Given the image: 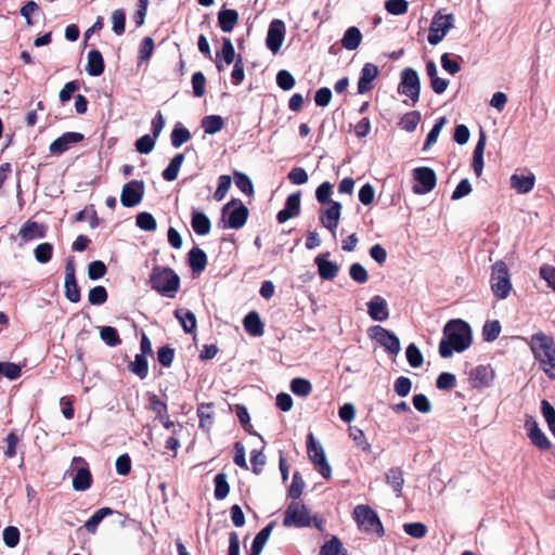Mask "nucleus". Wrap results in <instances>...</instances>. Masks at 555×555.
<instances>
[{"mask_svg": "<svg viewBox=\"0 0 555 555\" xmlns=\"http://www.w3.org/2000/svg\"><path fill=\"white\" fill-rule=\"evenodd\" d=\"M473 343L470 325L462 319H453L446 323L443 337L439 343L441 358H450L453 352H464Z\"/></svg>", "mask_w": 555, "mask_h": 555, "instance_id": "nucleus-1", "label": "nucleus"}, {"mask_svg": "<svg viewBox=\"0 0 555 555\" xmlns=\"http://www.w3.org/2000/svg\"><path fill=\"white\" fill-rule=\"evenodd\" d=\"M149 282L152 289L168 298H175L180 288V278L169 267L155 266Z\"/></svg>", "mask_w": 555, "mask_h": 555, "instance_id": "nucleus-2", "label": "nucleus"}, {"mask_svg": "<svg viewBox=\"0 0 555 555\" xmlns=\"http://www.w3.org/2000/svg\"><path fill=\"white\" fill-rule=\"evenodd\" d=\"M490 286L494 297L506 299L513 288L507 264L503 260L495 261L491 267Z\"/></svg>", "mask_w": 555, "mask_h": 555, "instance_id": "nucleus-3", "label": "nucleus"}, {"mask_svg": "<svg viewBox=\"0 0 555 555\" xmlns=\"http://www.w3.org/2000/svg\"><path fill=\"white\" fill-rule=\"evenodd\" d=\"M354 520L360 530L383 537L385 531L377 513L369 505H358L353 511Z\"/></svg>", "mask_w": 555, "mask_h": 555, "instance_id": "nucleus-4", "label": "nucleus"}, {"mask_svg": "<svg viewBox=\"0 0 555 555\" xmlns=\"http://www.w3.org/2000/svg\"><path fill=\"white\" fill-rule=\"evenodd\" d=\"M307 452L310 461L313 463L315 469L322 475L323 478L330 479L332 477V468L328 464L324 449L315 441L312 433L307 436Z\"/></svg>", "mask_w": 555, "mask_h": 555, "instance_id": "nucleus-5", "label": "nucleus"}, {"mask_svg": "<svg viewBox=\"0 0 555 555\" xmlns=\"http://www.w3.org/2000/svg\"><path fill=\"white\" fill-rule=\"evenodd\" d=\"M311 525V517L306 505L298 501H292L284 512L283 526L304 528Z\"/></svg>", "mask_w": 555, "mask_h": 555, "instance_id": "nucleus-6", "label": "nucleus"}, {"mask_svg": "<svg viewBox=\"0 0 555 555\" xmlns=\"http://www.w3.org/2000/svg\"><path fill=\"white\" fill-rule=\"evenodd\" d=\"M369 335L372 339L378 343L390 354H398L401 346L399 338L389 330L374 325L369 328Z\"/></svg>", "mask_w": 555, "mask_h": 555, "instance_id": "nucleus-7", "label": "nucleus"}, {"mask_svg": "<svg viewBox=\"0 0 555 555\" xmlns=\"http://www.w3.org/2000/svg\"><path fill=\"white\" fill-rule=\"evenodd\" d=\"M76 473L73 477V488L76 491H86L92 486L93 477L88 462L81 456H75L72 461Z\"/></svg>", "mask_w": 555, "mask_h": 555, "instance_id": "nucleus-8", "label": "nucleus"}, {"mask_svg": "<svg viewBox=\"0 0 555 555\" xmlns=\"http://www.w3.org/2000/svg\"><path fill=\"white\" fill-rule=\"evenodd\" d=\"M414 180L417 182L413 185L415 194H426L433 191L437 184L436 172L429 167H417L413 170Z\"/></svg>", "mask_w": 555, "mask_h": 555, "instance_id": "nucleus-9", "label": "nucleus"}, {"mask_svg": "<svg viewBox=\"0 0 555 555\" xmlns=\"http://www.w3.org/2000/svg\"><path fill=\"white\" fill-rule=\"evenodd\" d=\"M236 204L238 206L229 214L225 227L237 230L245 225L249 215L248 208L240 199L232 198L225 204L222 207V216L224 217L229 208Z\"/></svg>", "mask_w": 555, "mask_h": 555, "instance_id": "nucleus-10", "label": "nucleus"}, {"mask_svg": "<svg viewBox=\"0 0 555 555\" xmlns=\"http://www.w3.org/2000/svg\"><path fill=\"white\" fill-rule=\"evenodd\" d=\"M144 182L142 180H131L122 188L120 202L125 207H134L139 205L144 196Z\"/></svg>", "mask_w": 555, "mask_h": 555, "instance_id": "nucleus-11", "label": "nucleus"}, {"mask_svg": "<svg viewBox=\"0 0 555 555\" xmlns=\"http://www.w3.org/2000/svg\"><path fill=\"white\" fill-rule=\"evenodd\" d=\"M65 297L70 302H78L81 298L80 288L76 280V267L73 257H69L65 263Z\"/></svg>", "mask_w": 555, "mask_h": 555, "instance_id": "nucleus-12", "label": "nucleus"}, {"mask_svg": "<svg viewBox=\"0 0 555 555\" xmlns=\"http://www.w3.org/2000/svg\"><path fill=\"white\" fill-rule=\"evenodd\" d=\"M454 21V17L452 14H446L441 15L438 14L433 18L429 34H428V41L431 44H438L443 37L447 35L448 30L452 27V23Z\"/></svg>", "mask_w": 555, "mask_h": 555, "instance_id": "nucleus-13", "label": "nucleus"}, {"mask_svg": "<svg viewBox=\"0 0 555 555\" xmlns=\"http://www.w3.org/2000/svg\"><path fill=\"white\" fill-rule=\"evenodd\" d=\"M421 83L417 72H402L398 93L409 96L413 103L420 99Z\"/></svg>", "mask_w": 555, "mask_h": 555, "instance_id": "nucleus-14", "label": "nucleus"}, {"mask_svg": "<svg viewBox=\"0 0 555 555\" xmlns=\"http://www.w3.org/2000/svg\"><path fill=\"white\" fill-rule=\"evenodd\" d=\"M530 348L537 360L551 351L554 352L555 341L552 336L539 332L531 336Z\"/></svg>", "mask_w": 555, "mask_h": 555, "instance_id": "nucleus-15", "label": "nucleus"}, {"mask_svg": "<svg viewBox=\"0 0 555 555\" xmlns=\"http://www.w3.org/2000/svg\"><path fill=\"white\" fill-rule=\"evenodd\" d=\"M285 37V24L281 20H273L270 23L267 35V47L276 53L283 44Z\"/></svg>", "mask_w": 555, "mask_h": 555, "instance_id": "nucleus-16", "label": "nucleus"}, {"mask_svg": "<svg viewBox=\"0 0 555 555\" xmlns=\"http://www.w3.org/2000/svg\"><path fill=\"white\" fill-rule=\"evenodd\" d=\"M83 138L80 132H65L50 144L49 151L53 155H61L68 151L73 144L81 142Z\"/></svg>", "mask_w": 555, "mask_h": 555, "instance_id": "nucleus-17", "label": "nucleus"}, {"mask_svg": "<svg viewBox=\"0 0 555 555\" xmlns=\"http://www.w3.org/2000/svg\"><path fill=\"white\" fill-rule=\"evenodd\" d=\"M469 379L474 388L489 387L494 379V371L490 365H477L472 370Z\"/></svg>", "mask_w": 555, "mask_h": 555, "instance_id": "nucleus-18", "label": "nucleus"}, {"mask_svg": "<svg viewBox=\"0 0 555 555\" xmlns=\"http://www.w3.org/2000/svg\"><path fill=\"white\" fill-rule=\"evenodd\" d=\"M341 211V204L339 202H331L326 209L320 211V222L327 230L335 232L338 227Z\"/></svg>", "mask_w": 555, "mask_h": 555, "instance_id": "nucleus-19", "label": "nucleus"}, {"mask_svg": "<svg viewBox=\"0 0 555 555\" xmlns=\"http://www.w3.org/2000/svg\"><path fill=\"white\" fill-rule=\"evenodd\" d=\"M525 425L528 429V436L532 444H534L540 450H548L551 448L548 438L540 429L538 423L532 417L527 418Z\"/></svg>", "mask_w": 555, "mask_h": 555, "instance_id": "nucleus-20", "label": "nucleus"}, {"mask_svg": "<svg viewBox=\"0 0 555 555\" xmlns=\"http://www.w3.org/2000/svg\"><path fill=\"white\" fill-rule=\"evenodd\" d=\"M47 235V225L38 223L37 221H26L18 231V236L24 242H29L36 238H43Z\"/></svg>", "mask_w": 555, "mask_h": 555, "instance_id": "nucleus-21", "label": "nucleus"}, {"mask_svg": "<svg viewBox=\"0 0 555 555\" xmlns=\"http://www.w3.org/2000/svg\"><path fill=\"white\" fill-rule=\"evenodd\" d=\"M328 255V253L318 255L314 259V262L318 267L320 278L323 280L332 281L337 276L339 267L336 262H333L326 258Z\"/></svg>", "mask_w": 555, "mask_h": 555, "instance_id": "nucleus-22", "label": "nucleus"}, {"mask_svg": "<svg viewBox=\"0 0 555 555\" xmlns=\"http://www.w3.org/2000/svg\"><path fill=\"white\" fill-rule=\"evenodd\" d=\"M367 312H369V315L374 321L382 322L389 318V310H388L387 302L379 295L372 297V299L367 302Z\"/></svg>", "mask_w": 555, "mask_h": 555, "instance_id": "nucleus-23", "label": "nucleus"}, {"mask_svg": "<svg viewBox=\"0 0 555 555\" xmlns=\"http://www.w3.org/2000/svg\"><path fill=\"white\" fill-rule=\"evenodd\" d=\"M214 406L212 402L199 403L197 405L198 426L206 433H209L215 424Z\"/></svg>", "mask_w": 555, "mask_h": 555, "instance_id": "nucleus-24", "label": "nucleus"}, {"mask_svg": "<svg viewBox=\"0 0 555 555\" xmlns=\"http://www.w3.org/2000/svg\"><path fill=\"white\" fill-rule=\"evenodd\" d=\"M511 188L514 189L518 194L529 193L535 183V177L532 172L528 175L513 173L511 176Z\"/></svg>", "mask_w": 555, "mask_h": 555, "instance_id": "nucleus-25", "label": "nucleus"}, {"mask_svg": "<svg viewBox=\"0 0 555 555\" xmlns=\"http://www.w3.org/2000/svg\"><path fill=\"white\" fill-rule=\"evenodd\" d=\"M188 262L194 274L202 273L207 267V255L199 247H193L188 254Z\"/></svg>", "mask_w": 555, "mask_h": 555, "instance_id": "nucleus-26", "label": "nucleus"}, {"mask_svg": "<svg viewBox=\"0 0 555 555\" xmlns=\"http://www.w3.org/2000/svg\"><path fill=\"white\" fill-rule=\"evenodd\" d=\"M486 147V134L483 131H480L479 139L475 146L473 153V163L472 167L476 176L479 178L482 175L483 170V153Z\"/></svg>", "mask_w": 555, "mask_h": 555, "instance_id": "nucleus-27", "label": "nucleus"}, {"mask_svg": "<svg viewBox=\"0 0 555 555\" xmlns=\"http://www.w3.org/2000/svg\"><path fill=\"white\" fill-rule=\"evenodd\" d=\"M191 225L198 235H207L211 229L209 218L204 212L196 209L192 210Z\"/></svg>", "mask_w": 555, "mask_h": 555, "instance_id": "nucleus-28", "label": "nucleus"}, {"mask_svg": "<svg viewBox=\"0 0 555 555\" xmlns=\"http://www.w3.org/2000/svg\"><path fill=\"white\" fill-rule=\"evenodd\" d=\"M245 331L251 336H261L264 332L263 323L258 312L250 311L243 320Z\"/></svg>", "mask_w": 555, "mask_h": 555, "instance_id": "nucleus-29", "label": "nucleus"}, {"mask_svg": "<svg viewBox=\"0 0 555 555\" xmlns=\"http://www.w3.org/2000/svg\"><path fill=\"white\" fill-rule=\"evenodd\" d=\"M175 317L179 320L183 331L188 334L195 333L196 330V317L188 309H177L173 312Z\"/></svg>", "mask_w": 555, "mask_h": 555, "instance_id": "nucleus-30", "label": "nucleus"}, {"mask_svg": "<svg viewBox=\"0 0 555 555\" xmlns=\"http://www.w3.org/2000/svg\"><path fill=\"white\" fill-rule=\"evenodd\" d=\"M238 21V13L233 9L221 10L218 14V22L223 33L233 30Z\"/></svg>", "mask_w": 555, "mask_h": 555, "instance_id": "nucleus-31", "label": "nucleus"}, {"mask_svg": "<svg viewBox=\"0 0 555 555\" xmlns=\"http://www.w3.org/2000/svg\"><path fill=\"white\" fill-rule=\"evenodd\" d=\"M386 482L392 488L397 496H401L404 485L403 470L401 467H391L386 473Z\"/></svg>", "mask_w": 555, "mask_h": 555, "instance_id": "nucleus-32", "label": "nucleus"}, {"mask_svg": "<svg viewBox=\"0 0 555 555\" xmlns=\"http://www.w3.org/2000/svg\"><path fill=\"white\" fill-rule=\"evenodd\" d=\"M183 160H184V154L183 153H178L176 154L169 165L164 169L162 176H163V179L166 180V181H173L177 179L178 177V173H179V170L183 164Z\"/></svg>", "mask_w": 555, "mask_h": 555, "instance_id": "nucleus-33", "label": "nucleus"}, {"mask_svg": "<svg viewBox=\"0 0 555 555\" xmlns=\"http://www.w3.org/2000/svg\"><path fill=\"white\" fill-rule=\"evenodd\" d=\"M114 511L111 507L99 508L86 522L85 528L89 533L94 534L98 530L100 522L109 515H113Z\"/></svg>", "mask_w": 555, "mask_h": 555, "instance_id": "nucleus-34", "label": "nucleus"}, {"mask_svg": "<svg viewBox=\"0 0 555 555\" xmlns=\"http://www.w3.org/2000/svg\"><path fill=\"white\" fill-rule=\"evenodd\" d=\"M235 51L234 47L230 39L224 38L222 42L221 52L217 54V67L220 69L222 67V62L225 65H230L234 60Z\"/></svg>", "mask_w": 555, "mask_h": 555, "instance_id": "nucleus-35", "label": "nucleus"}, {"mask_svg": "<svg viewBox=\"0 0 555 555\" xmlns=\"http://www.w3.org/2000/svg\"><path fill=\"white\" fill-rule=\"evenodd\" d=\"M361 40H362L361 31L359 30V28L352 26L346 30V33L341 39V44L347 50H354L360 46Z\"/></svg>", "mask_w": 555, "mask_h": 555, "instance_id": "nucleus-36", "label": "nucleus"}, {"mask_svg": "<svg viewBox=\"0 0 555 555\" xmlns=\"http://www.w3.org/2000/svg\"><path fill=\"white\" fill-rule=\"evenodd\" d=\"M224 127L223 118L219 115H208L202 119V128L207 134H215Z\"/></svg>", "mask_w": 555, "mask_h": 555, "instance_id": "nucleus-37", "label": "nucleus"}, {"mask_svg": "<svg viewBox=\"0 0 555 555\" xmlns=\"http://www.w3.org/2000/svg\"><path fill=\"white\" fill-rule=\"evenodd\" d=\"M128 369L140 379L146 378L149 374V363L146 358L143 354H135L134 361L128 364Z\"/></svg>", "mask_w": 555, "mask_h": 555, "instance_id": "nucleus-38", "label": "nucleus"}, {"mask_svg": "<svg viewBox=\"0 0 555 555\" xmlns=\"http://www.w3.org/2000/svg\"><path fill=\"white\" fill-rule=\"evenodd\" d=\"M215 498L219 501L225 499L230 492V485L224 473H219L214 478Z\"/></svg>", "mask_w": 555, "mask_h": 555, "instance_id": "nucleus-39", "label": "nucleus"}, {"mask_svg": "<svg viewBox=\"0 0 555 555\" xmlns=\"http://www.w3.org/2000/svg\"><path fill=\"white\" fill-rule=\"evenodd\" d=\"M190 139L191 132L189 131V129L181 126L180 124L176 125L170 135L171 145L178 149L182 144L186 143Z\"/></svg>", "mask_w": 555, "mask_h": 555, "instance_id": "nucleus-40", "label": "nucleus"}, {"mask_svg": "<svg viewBox=\"0 0 555 555\" xmlns=\"http://www.w3.org/2000/svg\"><path fill=\"white\" fill-rule=\"evenodd\" d=\"M291 390L298 397H307L312 391V385L306 378L296 377L291 382Z\"/></svg>", "mask_w": 555, "mask_h": 555, "instance_id": "nucleus-41", "label": "nucleus"}, {"mask_svg": "<svg viewBox=\"0 0 555 555\" xmlns=\"http://www.w3.org/2000/svg\"><path fill=\"white\" fill-rule=\"evenodd\" d=\"M379 72H362L358 81V92L360 94L370 92L374 88V80L377 78Z\"/></svg>", "mask_w": 555, "mask_h": 555, "instance_id": "nucleus-42", "label": "nucleus"}, {"mask_svg": "<svg viewBox=\"0 0 555 555\" xmlns=\"http://www.w3.org/2000/svg\"><path fill=\"white\" fill-rule=\"evenodd\" d=\"M100 337L109 347H116L121 344V338H120L117 330L113 326L101 327Z\"/></svg>", "mask_w": 555, "mask_h": 555, "instance_id": "nucleus-43", "label": "nucleus"}, {"mask_svg": "<svg viewBox=\"0 0 555 555\" xmlns=\"http://www.w3.org/2000/svg\"><path fill=\"white\" fill-rule=\"evenodd\" d=\"M235 185L240 191L246 195L254 194V185L249 177L241 171L234 170L233 172Z\"/></svg>", "mask_w": 555, "mask_h": 555, "instance_id": "nucleus-44", "label": "nucleus"}, {"mask_svg": "<svg viewBox=\"0 0 555 555\" xmlns=\"http://www.w3.org/2000/svg\"><path fill=\"white\" fill-rule=\"evenodd\" d=\"M543 372L551 378L555 379V347L554 352H548L545 356L537 359Z\"/></svg>", "mask_w": 555, "mask_h": 555, "instance_id": "nucleus-45", "label": "nucleus"}, {"mask_svg": "<svg viewBox=\"0 0 555 555\" xmlns=\"http://www.w3.org/2000/svg\"><path fill=\"white\" fill-rule=\"evenodd\" d=\"M421 121V113L417 111H412L409 113H405L400 122L399 126L409 132H412L416 129L418 122Z\"/></svg>", "mask_w": 555, "mask_h": 555, "instance_id": "nucleus-46", "label": "nucleus"}, {"mask_svg": "<svg viewBox=\"0 0 555 555\" xmlns=\"http://www.w3.org/2000/svg\"><path fill=\"white\" fill-rule=\"evenodd\" d=\"M405 356L409 364L414 369L421 367L424 363V357L415 344L406 347Z\"/></svg>", "mask_w": 555, "mask_h": 555, "instance_id": "nucleus-47", "label": "nucleus"}, {"mask_svg": "<svg viewBox=\"0 0 555 555\" xmlns=\"http://www.w3.org/2000/svg\"><path fill=\"white\" fill-rule=\"evenodd\" d=\"M501 333V324L498 320L487 321L482 327V337L485 341L495 340Z\"/></svg>", "mask_w": 555, "mask_h": 555, "instance_id": "nucleus-48", "label": "nucleus"}, {"mask_svg": "<svg viewBox=\"0 0 555 555\" xmlns=\"http://www.w3.org/2000/svg\"><path fill=\"white\" fill-rule=\"evenodd\" d=\"M108 294L104 286L98 285L92 287L88 294V300L91 305L100 306L107 301Z\"/></svg>", "mask_w": 555, "mask_h": 555, "instance_id": "nucleus-49", "label": "nucleus"}, {"mask_svg": "<svg viewBox=\"0 0 555 555\" xmlns=\"http://www.w3.org/2000/svg\"><path fill=\"white\" fill-rule=\"evenodd\" d=\"M35 258L40 263H47L53 255V245L51 243H41L34 249Z\"/></svg>", "mask_w": 555, "mask_h": 555, "instance_id": "nucleus-50", "label": "nucleus"}, {"mask_svg": "<svg viewBox=\"0 0 555 555\" xmlns=\"http://www.w3.org/2000/svg\"><path fill=\"white\" fill-rule=\"evenodd\" d=\"M305 486V480L302 479L300 474L298 472H295L293 475L292 483L288 489V496L293 499V501H296L302 494Z\"/></svg>", "mask_w": 555, "mask_h": 555, "instance_id": "nucleus-51", "label": "nucleus"}, {"mask_svg": "<svg viewBox=\"0 0 555 555\" xmlns=\"http://www.w3.org/2000/svg\"><path fill=\"white\" fill-rule=\"evenodd\" d=\"M22 375V369L13 362H0V377L4 376L10 380L17 379Z\"/></svg>", "mask_w": 555, "mask_h": 555, "instance_id": "nucleus-52", "label": "nucleus"}, {"mask_svg": "<svg viewBox=\"0 0 555 555\" xmlns=\"http://www.w3.org/2000/svg\"><path fill=\"white\" fill-rule=\"evenodd\" d=\"M447 122V118L444 116L442 117H439L434 127L431 128V130L428 132L427 134V138L425 140V143H424V146L423 149L424 150H427L429 146H431L433 144L436 143L438 137H439V133L442 129V127L444 126V124Z\"/></svg>", "mask_w": 555, "mask_h": 555, "instance_id": "nucleus-53", "label": "nucleus"}, {"mask_svg": "<svg viewBox=\"0 0 555 555\" xmlns=\"http://www.w3.org/2000/svg\"><path fill=\"white\" fill-rule=\"evenodd\" d=\"M149 402L151 409L155 412L156 416L164 421L168 413L167 403L158 398L155 393L150 395Z\"/></svg>", "mask_w": 555, "mask_h": 555, "instance_id": "nucleus-54", "label": "nucleus"}, {"mask_svg": "<svg viewBox=\"0 0 555 555\" xmlns=\"http://www.w3.org/2000/svg\"><path fill=\"white\" fill-rule=\"evenodd\" d=\"M137 225L144 231H155L157 228V223L152 214L143 211L138 214L137 216Z\"/></svg>", "mask_w": 555, "mask_h": 555, "instance_id": "nucleus-55", "label": "nucleus"}, {"mask_svg": "<svg viewBox=\"0 0 555 555\" xmlns=\"http://www.w3.org/2000/svg\"><path fill=\"white\" fill-rule=\"evenodd\" d=\"M274 524L270 522L264 528H262L255 537L251 547L260 550L262 552L270 534L273 529Z\"/></svg>", "mask_w": 555, "mask_h": 555, "instance_id": "nucleus-56", "label": "nucleus"}, {"mask_svg": "<svg viewBox=\"0 0 555 555\" xmlns=\"http://www.w3.org/2000/svg\"><path fill=\"white\" fill-rule=\"evenodd\" d=\"M231 182H232L231 177L228 175H222L219 177L218 186L214 193V198L217 202H220L225 197L227 193L229 192V190L231 188Z\"/></svg>", "mask_w": 555, "mask_h": 555, "instance_id": "nucleus-57", "label": "nucleus"}, {"mask_svg": "<svg viewBox=\"0 0 555 555\" xmlns=\"http://www.w3.org/2000/svg\"><path fill=\"white\" fill-rule=\"evenodd\" d=\"M455 385L456 377L454 374L449 372L440 373L436 380V387L440 390H451Z\"/></svg>", "mask_w": 555, "mask_h": 555, "instance_id": "nucleus-58", "label": "nucleus"}, {"mask_svg": "<svg viewBox=\"0 0 555 555\" xmlns=\"http://www.w3.org/2000/svg\"><path fill=\"white\" fill-rule=\"evenodd\" d=\"M349 274L350 278L359 284H364L369 281V273L361 263H352L349 268Z\"/></svg>", "mask_w": 555, "mask_h": 555, "instance_id": "nucleus-59", "label": "nucleus"}, {"mask_svg": "<svg viewBox=\"0 0 555 555\" xmlns=\"http://www.w3.org/2000/svg\"><path fill=\"white\" fill-rule=\"evenodd\" d=\"M206 78L203 75V72H195L192 77V88H193V94L196 98H202L206 93Z\"/></svg>", "mask_w": 555, "mask_h": 555, "instance_id": "nucleus-60", "label": "nucleus"}, {"mask_svg": "<svg viewBox=\"0 0 555 555\" xmlns=\"http://www.w3.org/2000/svg\"><path fill=\"white\" fill-rule=\"evenodd\" d=\"M173 359H175V349L173 348H171L168 345L158 348L157 360L163 366L169 367L172 364Z\"/></svg>", "mask_w": 555, "mask_h": 555, "instance_id": "nucleus-61", "label": "nucleus"}, {"mask_svg": "<svg viewBox=\"0 0 555 555\" xmlns=\"http://www.w3.org/2000/svg\"><path fill=\"white\" fill-rule=\"evenodd\" d=\"M403 530L406 534L416 539H422L427 533V527L423 522L404 524Z\"/></svg>", "mask_w": 555, "mask_h": 555, "instance_id": "nucleus-62", "label": "nucleus"}, {"mask_svg": "<svg viewBox=\"0 0 555 555\" xmlns=\"http://www.w3.org/2000/svg\"><path fill=\"white\" fill-rule=\"evenodd\" d=\"M107 268L101 260H94L88 266V276L90 280H99L106 274Z\"/></svg>", "mask_w": 555, "mask_h": 555, "instance_id": "nucleus-63", "label": "nucleus"}, {"mask_svg": "<svg viewBox=\"0 0 555 555\" xmlns=\"http://www.w3.org/2000/svg\"><path fill=\"white\" fill-rule=\"evenodd\" d=\"M343 544L337 537H333L330 541L325 542L320 550V555H338L341 551Z\"/></svg>", "mask_w": 555, "mask_h": 555, "instance_id": "nucleus-64", "label": "nucleus"}]
</instances>
